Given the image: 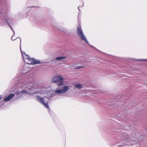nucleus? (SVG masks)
<instances>
[{"instance_id": "nucleus-23", "label": "nucleus", "mask_w": 147, "mask_h": 147, "mask_svg": "<svg viewBox=\"0 0 147 147\" xmlns=\"http://www.w3.org/2000/svg\"><path fill=\"white\" fill-rule=\"evenodd\" d=\"M19 38L20 39V38L21 39V38L20 37H17V38Z\"/></svg>"}, {"instance_id": "nucleus-13", "label": "nucleus", "mask_w": 147, "mask_h": 147, "mask_svg": "<svg viewBox=\"0 0 147 147\" xmlns=\"http://www.w3.org/2000/svg\"><path fill=\"white\" fill-rule=\"evenodd\" d=\"M84 67V66H80L77 67L75 68L74 69H80V68H83Z\"/></svg>"}, {"instance_id": "nucleus-10", "label": "nucleus", "mask_w": 147, "mask_h": 147, "mask_svg": "<svg viewBox=\"0 0 147 147\" xmlns=\"http://www.w3.org/2000/svg\"><path fill=\"white\" fill-rule=\"evenodd\" d=\"M82 85L81 84H77L75 85L74 88H78L79 89H80L81 88H82Z\"/></svg>"}, {"instance_id": "nucleus-18", "label": "nucleus", "mask_w": 147, "mask_h": 147, "mask_svg": "<svg viewBox=\"0 0 147 147\" xmlns=\"http://www.w3.org/2000/svg\"><path fill=\"white\" fill-rule=\"evenodd\" d=\"M11 39L12 40H15V39L14 38H13V36H12V37H11Z\"/></svg>"}, {"instance_id": "nucleus-19", "label": "nucleus", "mask_w": 147, "mask_h": 147, "mask_svg": "<svg viewBox=\"0 0 147 147\" xmlns=\"http://www.w3.org/2000/svg\"><path fill=\"white\" fill-rule=\"evenodd\" d=\"M2 99V96H0V100H1Z\"/></svg>"}, {"instance_id": "nucleus-24", "label": "nucleus", "mask_w": 147, "mask_h": 147, "mask_svg": "<svg viewBox=\"0 0 147 147\" xmlns=\"http://www.w3.org/2000/svg\"><path fill=\"white\" fill-rule=\"evenodd\" d=\"M130 138H132V137H130Z\"/></svg>"}, {"instance_id": "nucleus-20", "label": "nucleus", "mask_w": 147, "mask_h": 147, "mask_svg": "<svg viewBox=\"0 0 147 147\" xmlns=\"http://www.w3.org/2000/svg\"><path fill=\"white\" fill-rule=\"evenodd\" d=\"M79 6L78 7V9L80 11V9H79Z\"/></svg>"}, {"instance_id": "nucleus-22", "label": "nucleus", "mask_w": 147, "mask_h": 147, "mask_svg": "<svg viewBox=\"0 0 147 147\" xmlns=\"http://www.w3.org/2000/svg\"><path fill=\"white\" fill-rule=\"evenodd\" d=\"M79 15H78V19H79Z\"/></svg>"}, {"instance_id": "nucleus-1", "label": "nucleus", "mask_w": 147, "mask_h": 147, "mask_svg": "<svg viewBox=\"0 0 147 147\" xmlns=\"http://www.w3.org/2000/svg\"><path fill=\"white\" fill-rule=\"evenodd\" d=\"M27 86H25L24 89L20 91H17L16 94L18 96V97H21L24 94H27L30 96H32L34 94L40 93L42 90V86L40 85L33 86V84L30 85L29 83H26ZM26 86V85H25Z\"/></svg>"}, {"instance_id": "nucleus-4", "label": "nucleus", "mask_w": 147, "mask_h": 147, "mask_svg": "<svg viewBox=\"0 0 147 147\" xmlns=\"http://www.w3.org/2000/svg\"><path fill=\"white\" fill-rule=\"evenodd\" d=\"M36 97L38 101L42 104L46 108H49L48 103L49 100L48 96H45L44 98L38 96H36Z\"/></svg>"}, {"instance_id": "nucleus-26", "label": "nucleus", "mask_w": 147, "mask_h": 147, "mask_svg": "<svg viewBox=\"0 0 147 147\" xmlns=\"http://www.w3.org/2000/svg\"><path fill=\"white\" fill-rule=\"evenodd\" d=\"M131 140H133V139H131Z\"/></svg>"}, {"instance_id": "nucleus-14", "label": "nucleus", "mask_w": 147, "mask_h": 147, "mask_svg": "<svg viewBox=\"0 0 147 147\" xmlns=\"http://www.w3.org/2000/svg\"><path fill=\"white\" fill-rule=\"evenodd\" d=\"M21 39L20 38V51H21V52L22 54V55H23V53H22V50H21ZM23 56L25 58V57H24V56L22 55V56Z\"/></svg>"}, {"instance_id": "nucleus-11", "label": "nucleus", "mask_w": 147, "mask_h": 147, "mask_svg": "<svg viewBox=\"0 0 147 147\" xmlns=\"http://www.w3.org/2000/svg\"><path fill=\"white\" fill-rule=\"evenodd\" d=\"M66 58V57L65 56L57 57L56 58V60L57 61H61L62 59H65Z\"/></svg>"}, {"instance_id": "nucleus-21", "label": "nucleus", "mask_w": 147, "mask_h": 147, "mask_svg": "<svg viewBox=\"0 0 147 147\" xmlns=\"http://www.w3.org/2000/svg\"><path fill=\"white\" fill-rule=\"evenodd\" d=\"M45 95H47V93H45Z\"/></svg>"}, {"instance_id": "nucleus-2", "label": "nucleus", "mask_w": 147, "mask_h": 147, "mask_svg": "<svg viewBox=\"0 0 147 147\" xmlns=\"http://www.w3.org/2000/svg\"><path fill=\"white\" fill-rule=\"evenodd\" d=\"M24 54L25 55V58L23 56V58L24 61L26 63L30 65H35L36 64H40V60L34 59V58H31L30 56L26 55L24 52Z\"/></svg>"}, {"instance_id": "nucleus-6", "label": "nucleus", "mask_w": 147, "mask_h": 147, "mask_svg": "<svg viewBox=\"0 0 147 147\" xmlns=\"http://www.w3.org/2000/svg\"><path fill=\"white\" fill-rule=\"evenodd\" d=\"M77 33L82 40L85 41L86 43L88 44V42L83 32L80 25L77 27Z\"/></svg>"}, {"instance_id": "nucleus-9", "label": "nucleus", "mask_w": 147, "mask_h": 147, "mask_svg": "<svg viewBox=\"0 0 147 147\" xmlns=\"http://www.w3.org/2000/svg\"><path fill=\"white\" fill-rule=\"evenodd\" d=\"M14 96L15 94H11L9 95L7 97L4 98V100L5 101H8L12 98Z\"/></svg>"}, {"instance_id": "nucleus-16", "label": "nucleus", "mask_w": 147, "mask_h": 147, "mask_svg": "<svg viewBox=\"0 0 147 147\" xmlns=\"http://www.w3.org/2000/svg\"><path fill=\"white\" fill-rule=\"evenodd\" d=\"M60 30H61L62 31L64 32H65V30L64 29H60Z\"/></svg>"}, {"instance_id": "nucleus-5", "label": "nucleus", "mask_w": 147, "mask_h": 147, "mask_svg": "<svg viewBox=\"0 0 147 147\" xmlns=\"http://www.w3.org/2000/svg\"><path fill=\"white\" fill-rule=\"evenodd\" d=\"M69 87L67 86H64L62 89H59L53 91L52 94H50V97H53L56 95L62 94L66 93L69 90Z\"/></svg>"}, {"instance_id": "nucleus-25", "label": "nucleus", "mask_w": 147, "mask_h": 147, "mask_svg": "<svg viewBox=\"0 0 147 147\" xmlns=\"http://www.w3.org/2000/svg\"><path fill=\"white\" fill-rule=\"evenodd\" d=\"M88 44L89 45H90V44H89V43H88Z\"/></svg>"}, {"instance_id": "nucleus-8", "label": "nucleus", "mask_w": 147, "mask_h": 147, "mask_svg": "<svg viewBox=\"0 0 147 147\" xmlns=\"http://www.w3.org/2000/svg\"><path fill=\"white\" fill-rule=\"evenodd\" d=\"M3 20L4 22L5 23H6L9 26L10 28L11 29L13 32L14 34L15 32L13 30V28L11 27V25H10L12 23L11 20L10 19H9L7 16H6L5 17H4V18Z\"/></svg>"}, {"instance_id": "nucleus-7", "label": "nucleus", "mask_w": 147, "mask_h": 147, "mask_svg": "<svg viewBox=\"0 0 147 147\" xmlns=\"http://www.w3.org/2000/svg\"><path fill=\"white\" fill-rule=\"evenodd\" d=\"M77 33L82 40L85 41L86 43L88 44V42L83 32L80 25L77 27Z\"/></svg>"}, {"instance_id": "nucleus-17", "label": "nucleus", "mask_w": 147, "mask_h": 147, "mask_svg": "<svg viewBox=\"0 0 147 147\" xmlns=\"http://www.w3.org/2000/svg\"><path fill=\"white\" fill-rule=\"evenodd\" d=\"M125 145H124V146L120 145L118 147H125Z\"/></svg>"}, {"instance_id": "nucleus-12", "label": "nucleus", "mask_w": 147, "mask_h": 147, "mask_svg": "<svg viewBox=\"0 0 147 147\" xmlns=\"http://www.w3.org/2000/svg\"><path fill=\"white\" fill-rule=\"evenodd\" d=\"M138 61H147V59H139L137 60Z\"/></svg>"}, {"instance_id": "nucleus-15", "label": "nucleus", "mask_w": 147, "mask_h": 147, "mask_svg": "<svg viewBox=\"0 0 147 147\" xmlns=\"http://www.w3.org/2000/svg\"><path fill=\"white\" fill-rule=\"evenodd\" d=\"M21 39L20 38V51H21V52L22 54V55H23V53H22V50H21ZM23 56L25 58V57H24V56L22 55V56Z\"/></svg>"}, {"instance_id": "nucleus-3", "label": "nucleus", "mask_w": 147, "mask_h": 147, "mask_svg": "<svg viewBox=\"0 0 147 147\" xmlns=\"http://www.w3.org/2000/svg\"><path fill=\"white\" fill-rule=\"evenodd\" d=\"M64 78L61 75H57L54 76L51 80L52 83H56L59 86L64 85Z\"/></svg>"}]
</instances>
